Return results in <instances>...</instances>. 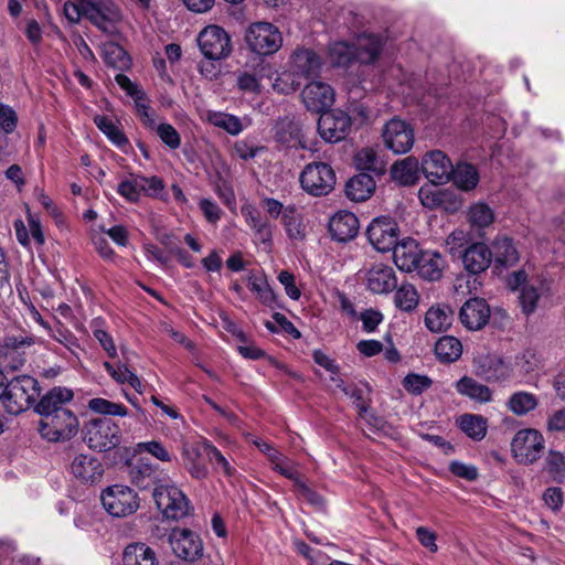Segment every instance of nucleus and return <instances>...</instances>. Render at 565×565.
I'll list each match as a JSON object with an SVG mask.
<instances>
[{
	"label": "nucleus",
	"instance_id": "1",
	"mask_svg": "<svg viewBox=\"0 0 565 565\" xmlns=\"http://www.w3.org/2000/svg\"><path fill=\"white\" fill-rule=\"evenodd\" d=\"M63 13L72 24L84 17L103 32L121 19L120 10L113 0H67L63 4Z\"/></svg>",
	"mask_w": 565,
	"mask_h": 565
},
{
	"label": "nucleus",
	"instance_id": "2",
	"mask_svg": "<svg viewBox=\"0 0 565 565\" xmlns=\"http://www.w3.org/2000/svg\"><path fill=\"white\" fill-rule=\"evenodd\" d=\"M84 440L87 446L98 452L121 450L128 456L127 448H121L122 431L120 426L109 417L92 418L84 424Z\"/></svg>",
	"mask_w": 565,
	"mask_h": 565
},
{
	"label": "nucleus",
	"instance_id": "3",
	"mask_svg": "<svg viewBox=\"0 0 565 565\" xmlns=\"http://www.w3.org/2000/svg\"><path fill=\"white\" fill-rule=\"evenodd\" d=\"M41 388L36 379L19 375L7 382L2 405L10 415H19L35 406Z\"/></svg>",
	"mask_w": 565,
	"mask_h": 565
},
{
	"label": "nucleus",
	"instance_id": "4",
	"mask_svg": "<svg viewBox=\"0 0 565 565\" xmlns=\"http://www.w3.org/2000/svg\"><path fill=\"white\" fill-rule=\"evenodd\" d=\"M100 501L104 509L115 518H126L137 512L140 507L138 493L124 484H113L102 491Z\"/></svg>",
	"mask_w": 565,
	"mask_h": 565
},
{
	"label": "nucleus",
	"instance_id": "5",
	"mask_svg": "<svg viewBox=\"0 0 565 565\" xmlns=\"http://www.w3.org/2000/svg\"><path fill=\"white\" fill-rule=\"evenodd\" d=\"M79 429V420L73 411H61L56 415L47 414L39 422L38 431L42 438L51 443L73 438Z\"/></svg>",
	"mask_w": 565,
	"mask_h": 565
},
{
	"label": "nucleus",
	"instance_id": "6",
	"mask_svg": "<svg viewBox=\"0 0 565 565\" xmlns=\"http://www.w3.org/2000/svg\"><path fill=\"white\" fill-rule=\"evenodd\" d=\"M245 42L255 54L267 56L282 45V36L277 26L269 22L252 23L245 32Z\"/></svg>",
	"mask_w": 565,
	"mask_h": 565
},
{
	"label": "nucleus",
	"instance_id": "7",
	"mask_svg": "<svg viewBox=\"0 0 565 565\" xmlns=\"http://www.w3.org/2000/svg\"><path fill=\"white\" fill-rule=\"evenodd\" d=\"M301 188L310 195L323 196L329 194L335 185V172L326 162L308 163L300 173Z\"/></svg>",
	"mask_w": 565,
	"mask_h": 565
},
{
	"label": "nucleus",
	"instance_id": "8",
	"mask_svg": "<svg viewBox=\"0 0 565 565\" xmlns=\"http://www.w3.org/2000/svg\"><path fill=\"white\" fill-rule=\"evenodd\" d=\"M153 500L166 519L180 520L190 512L185 494L174 486L161 484L153 489Z\"/></svg>",
	"mask_w": 565,
	"mask_h": 565
},
{
	"label": "nucleus",
	"instance_id": "9",
	"mask_svg": "<svg viewBox=\"0 0 565 565\" xmlns=\"http://www.w3.org/2000/svg\"><path fill=\"white\" fill-rule=\"evenodd\" d=\"M201 53L212 61L227 57L232 52V41L227 32L215 24L205 26L198 35Z\"/></svg>",
	"mask_w": 565,
	"mask_h": 565
},
{
	"label": "nucleus",
	"instance_id": "10",
	"mask_svg": "<svg viewBox=\"0 0 565 565\" xmlns=\"http://www.w3.org/2000/svg\"><path fill=\"white\" fill-rule=\"evenodd\" d=\"M544 449L543 435L533 428L519 430L512 441L511 450L519 462L530 465L541 458Z\"/></svg>",
	"mask_w": 565,
	"mask_h": 565
},
{
	"label": "nucleus",
	"instance_id": "11",
	"mask_svg": "<svg viewBox=\"0 0 565 565\" xmlns=\"http://www.w3.org/2000/svg\"><path fill=\"white\" fill-rule=\"evenodd\" d=\"M352 126L351 117L343 110L333 109L323 111L318 120L320 137L330 143L344 140Z\"/></svg>",
	"mask_w": 565,
	"mask_h": 565
},
{
	"label": "nucleus",
	"instance_id": "12",
	"mask_svg": "<svg viewBox=\"0 0 565 565\" xmlns=\"http://www.w3.org/2000/svg\"><path fill=\"white\" fill-rule=\"evenodd\" d=\"M399 228L388 216L374 218L366 230L370 243L382 253L392 250L398 243Z\"/></svg>",
	"mask_w": 565,
	"mask_h": 565
},
{
	"label": "nucleus",
	"instance_id": "13",
	"mask_svg": "<svg viewBox=\"0 0 565 565\" xmlns=\"http://www.w3.org/2000/svg\"><path fill=\"white\" fill-rule=\"evenodd\" d=\"M169 543L173 553L186 562H195L203 555V542L189 529H173L169 534Z\"/></svg>",
	"mask_w": 565,
	"mask_h": 565
},
{
	"label": "nucleus",
	"instance_id": "14",
	"mask_svg": "<svg viewBox=\"0 0 565 565\" xmlns=\"http://www.w3.org/2000/svg\"><path fill=\"white\" fill-rule=\"evenodd\" d=\"M382 137L386 148L396 154L406 153L414 145V129L408 122L398 118L386 122Z\"/></svg>",
	"mask_w": 565,
	"mask_h": 565
},
{
	"label": "nucleus",
	"instance_id": "15",
	"mask_svg": "<svg viewBox=\"0 0 565 565\" xmlns=\"http://www.w3.org/2000/svg\"><path fill=\"white\" fill-rule=\"evenodd\" d=\"M491 309L486 299L473 297L463 302L459 310V320L469 331L482 330L489 322Z\"/></svg>",
	"mask_w": 565,
	"mask_h": 565
},
{
	"label": "nucleus",
	"instance_id": "16",
	"mask_svg": "<svg viewBox=\"0 0 565 565\" xmlns=\"http://www.w3.org/2000/svg\"><path fill=\"white\" fill-rule=\"evenodd\" d=\"M301 99L309 111L322 114L332 106L334 92L330 85L313 81L307 84L302 89Z\"/></svg>",
	"mask_w": 565,
	"mask_h": 565
},
{
	"label": "nucleus",
	"instance_id": "17",
	"mask_svg": "<svg viewBox=\"0 0 565 565\" xmlns=\"http://www.w3.org/2000/svg\"><path fill=\"white\" fill-rule=\"evenodd\" d=\"M273 131L275 141L286 148H308L301 124L291 116L278 118L273 127Z\"/></svg>",
	"mask_w": 565,
	"mask_h": 565
},
{
	"label": "nucleus",
	"instance_id": "18",
	"mask_svg": "<svg viewBox=\"0 0 565 565\" xmlns=\"http://www.w3.org/2000/svg\"><path fill=\"white\" fill-rule=\"evenodd\" d=\"M422 171L434 184H443L450 181L452 163L440 150L426 153L422 160Z\"/></svg>",
	"mask_w": 565,
	"mask_h": 565
},
{
	"label": "nucleus",
	"instance_id": "19",
	"mask_svg": "<svg viewBox=\"0 0 565 565\" xmlns=\"http://www.w3.org/2000/svg\"><path fill=\"white\" fill-rule=\"evenodd\" d=\"M71 473L82 483L94 484L102 480L104 468L98 458L78 454L71 462Z\"/></svg>",
	"mask_w": 565,
	"mask_h": 565
},
{
	"label": "nucleus",
	"instance_id": "20",
	"mask_svg": "<svg viewBox=\"0 0 565 565\" xmlns=\"http://www.w3.org/2000/svg\"><path fill=\"white\" fill-rule=\"evenodd\" d=\"M74 393L72 390L62 386H55L50 390L35 404L34 411L45 418L47 414L56 415L61 411H71L68 404L73 401Z\"/></svg>",
	"mask_w": 565,
	"mask_h": 565
},
{
	"label": "nucleus",
	"instance_id": "21",
	"mask_svg": "<svg viewBox=\"0 0 565 565\" xmlns=\"http://www.w3.org/2000/svg\"><path fill=\"white\" fill-rule=\"evenodd\" d=\"M321 67V57L311 49L297 47L290 56V70L297 76L317 77Z\"/></svg>",
	"mask_w": 565,
	"mask_h": 565
},
{
	"label": "nucleus",
	"instance_id": "22",
	"mask_svg": "<svg viewBox=\"0 0 565 565\" xmlns=\"http://www.w3.org/2000/svg\"><path fill=\"white\" fill-rule=\"evenodd\" d=\"M476 374L490 383H498L511 376V367L499 355L487 354L476 362Z\"/></svg>",
	"mask_w": 565,
	"mask_h": 565
},
{
	"label": "nucleus",
	"instance_id": "23",
	"mask_svg": "<svg viewBox=\"0 0 565 565\" xmlns=\"http://www.w3.org/2000/svg\"><path fill=\"white\" fill-rule=\"evenodd\" d=\"M465 269L471 275L486 271L492 262V252L484 243H473L461 255Z\"/></svg>",
	"mask_w": 565,
	"mask_h": 565
},
{
	"label": "nucleus",
	"instance_id": "24",
	"mask_svg": "<svg viewBox=\"0 0 565 565\" xmlns=\"http://www.w3.org/2000/svg\"><path fill=\"white\" fill-rule=\"evenodd\" d=\"M331 237L338 242H348L359 232V220L348 211H339L329 221Z\"/></svg>",
	"mask_w": 565,
	"mask_h": 565
},
{
	"label": "nucleus",
	"instance_id": "25",
	"mask_svg": "<svg viewBox=\"0 0 565 565\" xmlns=\"http://www.w3.org/2000/svg\"><path fill=\"white\" fill-rule=\"evenodd\" d=\"M366 281L369 290L373 294H388L397 287L394 269L382 264L373 266L367 271Z\"/></svg>",
	"mask_w": 565,
	"mask_h": 565
},
{
	"label": "nucleus",
	"instance_id": "26",
	"mask_svg": "<svg viewBox=\"0 0 565 565\" xmlns=\"http://www.w3.org/2000/svg\"><path fill=\"white\" fill-rule=\"evenodd\" d=\"M392 250L395 265L406 273H412L416 269L419 262L418 258L423 253L413 238L398 242Z\"/></svg>",
	"mask_w": 565,
	"mask_h": 565
},
{
	"label": "nucleus",
	"instance_id": "27",
	"mask_svg": "<svg viewBox=\"0 0 565 565\" xmlns=\"http://www.w3.org/2000/svg\"><path fill=\"white\" fill-rule=\"evenodd\" d=\"M492 260L494 268H509L514 266L519 259L520 254L513 243V239L508 236H498L491 245Z\"/></svg>",
	"mask_w": 565,
	"mask_h": 565
},
{
	"label": "nucleus",
	"instance_id": "28",
	"mask_svg": "<svg viewBox=\"0 0 565 565\" xmlns=\"http://www.w3.org/2000/svg\"><path fill=\"white\" fill-rule=\"evenodd\" d=\"M455 320V312L447 303L431 306L425 315V326L434 333L446 332Z\"/></svg>",
	"mask_w": 565,
	"mask_h": 565
},
{
	"label": "nucleus",
	"instance_id": "29",
	"mask_svg": "<svg viewBox=\"0 0 565 565\" xmlns=\"http://www.w3.org/2000/svg\"><path fill=\"white\" fill-rule=\"evenodd\" d=\"M384 42L382 36L372 33H364L358 38L354 46L356 62L370 64L380 56Z\"/></svg>",
	"mask_w": 565,
	"mask_h": 565
},
{
	"label": "nucleus",
	"instance_id": "30",
	"mask_svg": "<svg viewBox=\"0 0 565 565\" xmlns=\"http://www.w3.org/2000/svg\"><path fill=\"white\" fill-rule=\"evenodd\" d=\"M376 183L373 177L366 172H360L350 178L345 184V195L354 202H364L375 191Z\"/></svg>",
	"mask_w": 565,
	"mask_h": 565
},
{
	"label": "nucleus",
	"instance_id": "31",
	"mask_svg": "<svg viewBox=\"0 0 565 565\" xmlns=\"http://www.w3.org/2000/svg\"><path fill=\"white\" fill-rule=\"evenodd\" d=\"M414 271L428 281H437L443 276L444 259L437 252L423 250Z\"/></svg>",
	"mask_w": 565,
	"mask_h": 565
},
{
	"label": "nucleus",
	"instance_id": "32",
	"mask_svg": "<svg viewBox=\"0 0 565 565\" xmlns=\"http://www.w3.org/2000/svg\"><path fill=\"white\" fill-rule=\"evenodd\" d=\"M122 565H159L154 551L145 543H131L122 553Z\"/></svg>",
	"mask_w": 565,
	"mask_h": 565
},
{
	"label": "nucleus",
	"instance_id": "33",
	"mask_svg": "<svg viewBox=\"0 0 565 565\" xmlns=\"http://www.w3.org/2000/svg\"><path fill=\"white\" fill-rule=\"evenodd\" d=\"M450 180L462 191H471L477 188L480 175L477 168L468 162H458L452 164Z\"/></svg>",
	"mask_w": 565,
	"mask_h": 565
},
{
	"label": "nucleus",
	"instance_id": "34",
	"mask_svg": "<svg viewBox=\"0 0 565 565\" xmlns=\"http://www.w3.org/2000/svg\"><path fill=\"white\" fill-rule=\"evenodd\" d=\"M457 392L470 399L484 404L492 401V391L470 376H462L456 382Z\"/></svg>",
	"mask_w": 565,
	"mask_h": 565
},
{
	"label": "nucleus",
	"instance_id": "35",
	"mask_svg": "<svg viewBox=\"0 0 565 565\" xmlns=\"http://www.w3.org/2000/svg\"><path fill=\"white\" fill-rule=\"evenodd\" d=\"M391 177L401 185H414L418 181V161L407 157L396 161L391 168Z\"/></svg>",
	"mask_w": 565,
	"mask_h": 565
},
{
	"label": "nucleus",
	"instance_id": "36",
	"mask_svg": "<svg viewBox=\"0 0 565 565\" xmlns=\"http://www.w3.org/2000/svg\"><path fill=\"white\" fill-rule=\"evenodd\" d=\"M435 354L443 363L455 362L462 354V344L455 337H441L435 344Z\"/></svg>",
	"mask_w": 565,
	"mask_h": 565
},
{
	"label": "nucleus",
	"instance_id": "37",
	"mask_svg": "<svg viewBox=\"0 0 565 565\" xmlns=\"http://www.w3.org/2000/svg\"><path fill=\"white\" fill-rule=\"evenodd\" d=\"M459 428L473 440H481L487 434V419L481 415L463 414L457 419Z\"/></svg>",
	"mask_w": 565,
	"mask_h": 565
},
{
	"label": "nucleus",
	"instance_id": "38",
	"mask_svg": "<svg viewBox=\"0 0 565 565\" xmlns=\"http://www.w3.org/2000/svg\"><path fill=\"white\" fill-rule=\"evenodd\" d=\"M281 222L290 239L302 241L305 238L306 231L301 222V215L294 205L285 207Z\"/></svg>",
	"mask_w": 565,
	"mask_h": 565
},
{
	"label": "nucleus",
	"instance_id": "39",
	"mask_svg": "<svg viewBox=\"0 0 565 565\" xmlns=\"http://www.w3.org/2000/svg\"><path fill=\"white\" fill-rule=\"evenodd\" d=\"M395 306L404 312H413L419 303V295L412 284H402L396 288Z\"/></svg>",
	"mask_w": 565,
	"mask_h": 565
},
{
	"label": "nucleus",
	"instance_id": "40",
	"mask_svg": "<svg viewBox=\"0 0 565 565\" xmlns=\"http://www.w3.org/2000/svg\"><path fill=\"white\" fill-rule=\"evenodd\" d=\"M94 122L98 129L117 147L125 148L129 145L126 135L106 116L97 115Z\"/></svg>",
	"mask_w": 565,
	"mask_h": 565
},
{
	"label": "nucleus",
	"instance_id": "41",
	"mask_svg": "<svg viewBox=\"0 0 565 565\" xmlns=\"http://www.w3.org/2000/svg\"><path fill=\"white\" fill-rule=\"evenodd\" d=\"M329 58L333 66L348 67L355 58L354 46L345 42H337L330 45Z\"/></svg>",
	"mask_w": 565,
	"mask_h": 565
},
{
	"label": "nucleus",
	"instance_id": "42",
	"mask_svg": "<svg viewBox=\"0 0 565 565\" xmlns=\"http://www.w3.org/2000/svg\"><path fill=\"white\" fill-rule=\"evenodd\" d=\"M536 406V396L532 393L523 391L513 393L508 401L509 409L513 414L519 416L527 414L529 412L533 411Z\"/></svg>",
	"mask_w": 565,
	"mask_h": 565
},
{
	"label": "nucleus",
	"instance_id": "43",
	"mask_svg": "<svg viewBox=\"0 0 565 565\" xmlns=\"http://www.w3.org/2000/svg\"><path fill=\"white\" fill-rule=\"evenodd\" d=\"M104 61L108 66L119 71L129 70L131 66V58L122 46L111 43L106 46L104 52Z\"/></svg>",
	"mask_w": 565,
	"mask_h": 565
},
{
	"label": "nucleus",
	"instance_id": "44",
	"mask_svg": "<svg viewBox=\"0 0 565 565\" xmlns=\"http://www.w3.org/2000/svg\"><path fill=\"white\" fill-rule=\"evenodd\" d=\"M141 182H143V175L130 174L129 178L122 180L118 184L117 192L127 201L136 203L139 201L142 194V190H145V188L141 185Z\"/></svg>",
	"mask_w": 565,
	"mask_h": 565
},
{
	"label": "nucleus",
	"instance_id": "45",
	"mask_svg": "<svg viewBox=\"0 0 565 565\" xmlns=\"http://www.w3.org/2000/svg\"><path fill=\"white\" fill-rule=\"evenodd\" d=\"M370 392L371 388L367 384L364 385V388L356 385H352V387H343V393L352 399L361 417H365V414L370 408L371 399L366 396Z\"/></svg>",
	"mask_w": 565,
	"mask_h": 565
},
{
	"label": "nucleus",
	"instance_id": "46",
	"mask_svg": "<svg viewBox=\"0 0 565 565\" xmlns=\"http://www.w3.org/2000/svg\"><path fill=\"white\" fill-rule=\"evenodd\" d=\"M88 408L102 415L124 417L128 414V409L125 405L99 397L90 399L88 402Z\"/></svg>",
	"mask_w": 565,
	"mask_h": 565
},
{
	"label": "nucleus",
	"instance_id": "47",
	"mask_svg": "<svg viewBox=\"0 0 565 565\" xmlns=\"http://www.w3.org/2000/svg\"><path fill=\"white\" fill-rule=\"evenodd\" d=\"M450 196L451 192L448 190H429L424 188L419 190V199L422 204L430 210L441 207V205H445V203L448 202Z\"/></svg>",
	"mask_w": 565,
	"mask_h": 565
},
{
	"label": "nucleus",
	"instance_id": "48",
	"mask_svg": "<svg viewBox=\"0 0 565 565\" xmlns=\"http://www.w3.org/2000/svg\"><path fill=\"white\" fill-rule=\"evenodd\" d=\"M468 217L473 226L482 228L492 224L494 214L486 203H476L470 207Z\"/></svg>",
	"mask_w": 565,
	"mask_h": 565
},
{
	"label": "nucleus",
	"instance_id": "49",
	"mask_svg": "<svg viewBox=\"0 0 565 565\" xmlns=\"http://www.w3.org/2000/svg\"><path fill=\"white\" fill-rule=\"evenodd\" d=\"M354 164L360 171H371L377 174L382 173V167L379 166V160L373 149L363 148L354 157Z\"/></svg>",
	"mask_w": 565,
	"mask_h": 565
},
{
	"label": "nucleus",
	"instance_id": "50",
	"mask_svg": "<svg viewBox=\"0 0 565 565\" xmlns=\"http://www.w3.org/2000/svg\"><path fill=\"white\" fill-rule=\"evenodd\" d=\"M433 385V380L424 374L409 373L403 380V387L413 395H419Z\"/></svg>",
	"mask_w": 565,
	"mask_h": 565
},
{
	"label": "nucleus",
	"instance_id": "51",
	"mask_svg": "<svg viewBox=\"0 0 565 565\" xmlns=\"http://www.w3.org/2000/svg\"><path fill=\"white\" fill-rule=\"evenodd\" d=\"M540 299V294L537 288L533 285H524L520 290L519 301L522 309V312L526 316L531 315L535 311L537 307V301Z\"/></svg>",
	"mask_w": 565,
	"mask_h": 565
},
{
	"label": "nucleus",
	"instance_id": "52",
	"mask_svg": "<svg viewBox=\"0 0 565 565\" xmlns=\"http://www.w3.org/2000/svg\"><path fill=\"white\" fill-rule=\"evenodd\" d=\"M248 289L256 292L262 302L269 305L274 299L275 295L267 284L266 279L262 277L250 276L248 278Z\"/></svg>",
	"mask_w": 565,
	"mask_h": 565
},
{
	"label": "nucleus",
	"instance_id": "53",
	"mask_svg": "<svg viewBox=\"0 0 565 565\" xmlns=\"http://www.w3.org/2000/svg\"><path fill=\"white\" fill-rule=\"evenodd\" d=\"M157 131V135L161 139V141L167 145L170 149H178L181 145V137L177 129L170 124H160L157 125L153 129Z\"/></svg>",
	"mask_w": 565,
	"mask_h": 565
},
{
	"label": "nucleus",
	"instance_id": "54",
	"mask_svg": "<svg viewBox=\"0 0 565 565\" xmlns=\"http://www.w3.org/2000/svg\"><path fill=\"white\" fill-rule=\"evenodd\" d=\"M134 100H135V105H136L137 115H138L140 121L142 122V125L145 127L153 130L157 126L156 111L153 109H151V107L145 103L146 99L136 98Z\"/></svg>",
	"mask_w": 565,
	"mask_h": 565
},
{
	"label": "nucleus",
	"instance_id": "55",
	"mask_svg": "<svg viewBox=\"0 0 565 565\" xmlns=\"http://www.w3.org/2000/svg\"><path fill=\"white\" fill-rule=\"evenodd\" d=\"M449 471L461 479L467 481H475L479 477L477 467L473 465H466L461 461L454 460L449 463Z\"/></svg>",
	"mask_w": 565,
	"mask_h": 565
},
{
	"label": "nucleus",
	"instance_id": "56",
	"mask_svg": "<svg viewBox=\"0 0 565 565\" xmlns=\"http://www.w3.org/2000/svg\"><path fill=\"white\" fill-rule=\"evenodd\" d=\"M360 320L362 321L363 331L372 333L383 321V315L379 310L370 308L360 313Z\"/></svg>",
	"mask_w": 565,
	"mask_h": 565
},
{
	"label": "nucleus",
	"instance_id": "57",
	"mask_svg": "<svg viewBox=\"0 0 565 565\" xmlns=\"http://www.w3.org/2000/svg\"><path fill=\"white\" fill-rule=\"evenodd\" d=\"M214 124L233 136L238 135L243 130L241 119L234 115L222 114Z\"/></svg>",
	"mask_w": 565,
	"mask_h": 565
},
{
	"label": "nucleus",
	"instance_id": "58",
	"mask_svg": "<svg viewBox=\"0 0 565 565\" xmlns=\"http://www.w3.org/2000/svg\"><path fill=\"white\" fill-rule=\"evenodd\" d=\"M543 500L552 511H559L564 503V492L558 487L547 488L543 493Z\"/></svg>",
	"mask_w": 565,
	"mask_h": 565
},
{
	"label": "nucleus",
	"instance_id": "59",
	"mask_svg": "<svg viewBox=\"0 0 565 565\" xmlns=\"http://www.w3.org/2000/svg\"><path fill=\"white\" fill-rule=\"evenodd\" d=\"M199 206L209 223L216 224L221 220L223 212L214 201L202 199Z\"/></svg>",
	"mask_w": 565,
	"mask_h": 565
},
{
	"label": "nucleus",
	"instance_id": "60",
	"mask_svg": "<svg viewBox=\"0 0 565 565\" xmlns=\"http://www.w3.org/2000/svg\"><path fill=\"white\" fill-rule=\"evenodd\" d=\"M115 81L131 98L146 99V93L137 84L132 83L127 75L118 73L115 76Z\"/></svg>",
	"mask_w": 565,
	"mask_h": 565
},
{
	"label": "nucleus",
	"instance_id": "61",
	"mask_svg": "<svg viewBox=\"0 0 565 565\" xmlns=\"http://www.w3.org/2000/svg\"><path fill=\"white\" fill-rule=\"evenodd\" d=\"M131 481L139 489H147L152 483L154 478L151 475V470L146 467L145 469L132 468L130 470Z\"/></svg>",
	"mask_w": 565,
	"mask_h": 565
},
{
	"label": "nucleus",
	"instance_id": "62",
	"mask_svg": "<svg viewBox=\"0 0 565 565\" xmlns=\"http://www.w3.org/2000/svg\"><path fill=\"white\" fill-rule=\"evenodd\" d=\"M17 114L15 111L8 105H0V127L7 134L12 132L17 127Z\"/></svg>",
	"mask_w": 565,
	"mask_h": 565
},
{
	"label": "nucleus",
	"instance_id": "63",
	"mask_svg": "<svg viewBox=\"0 0 565 565\" xmlns=\"http://www.w3.org/2000/svg\"><path fill=\"white\" fill-rule=\"evenodd\" d=\"M295 488L298 494L310 504L316 507L323 505V498L318 492L309 488L301 479L297 480Z\"/></svg>",
	"mask_w": 565,
	"mask_h": 565
},
{
	"label": "nucleus",
	"instance_id": "64",
	"mask_svg": "<svg viewBox=\"0 0 565 565\" xmlns=\"http://www.w3.org/2000/svg\"><path fill=\"white\" fill-rule=\"evenodd\" d=\"M279 282L285 287L286 294L294 300H298L300 298V290L295 285V276L287 271L281 270L278 275Z\"/></svg>",
	"mask_w": 565,
	"mask_h": 565
}]
</instances>
